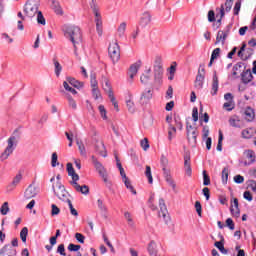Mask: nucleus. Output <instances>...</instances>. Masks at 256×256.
Returning <instances> with one entry per match:
<instances>
[{
	"label": "nucleus",
	"mask_w": 256,
	"mask_h": 256,
	"mask_svg": "<svg viewBox=\"0 0 256 256\" xmlns=\"http://www.w3.org/2000/svg\"><path fill=\"white\" fill-rule=\"evenodd\" d=\"M37 23L39 25H46V20H45V16H43V12L39 11L37 13Z\"/></svg>",
	"instance_id": "a18cd8bd"
},
{
	"label": "nucleus",
	"mask_w": 256,
	"mask_h": 256,
	"mask_svg": "<svg viewBox=\"0 0 256 256\" xmlns=\"http://www.w3.org/2000/svg\"><path fill=\"white\" fill-rule=\"evenodd\" d=\"M67 171H68L69 177L72 178V181H79V174L75 173V168H73L72 163L67 164Z\"/></svg>",
	"instance_id": "a878e982"
},
{
	"label": "nucleus",
	"mask_w": 256,
	"mask_h": 256,
	"mask_svg": "<svg viewBox=\"0 0 256 256\" xmlns=\"http://www.w3.org/2000/svg\"><path fill=\"white\" fill-rule=\"evenodd\" d=\"M21 179H23V175L21 173L17 174L12 183L8 186V189H10V191H13V189H15V186L18 184V183H21Z\"/></svg>",
	"instance_id": "c756f323"
},
{
	"label": "nucleus",
	"mask_w": 256,
	"mask_h": 256,
	"mask_svg": "<svg viewBox=\"0 0 256 256\" xmlns=\"http://www.w3.org/2000/svg\"><path fill=\"white\" fill-rule=\"evenodd\" d=\"M217 91H219V78L217 77V73L215 72L212 78L211 95H217Z\"/></svg>",
	"instance_id": "393cba45"
},
{
	"label": "nucleus",
	"mask_w": 256,
	"mask_h": 256,
	"mask_svg": "<svg viewBox=\"0 0 256 256\" xmlns=\"http://www.w3.org/2000/svg\"><path fill=\"white\" fill-rule=\"evenodd\" d=\"M90 83H91L92 89L97 88L98 83H97V76L95 74L90 75Z\"/></svg>",
	"instance_id": "6e6d98bb"
},
{
	"label": "nucleus",
	"mask_w": 256,
	"mask_h": 256,
	"mask_svg": "<svg viewBox=\"0 0 256 256\" xmlns=\"http://www.w3.org/2000/svg\"><path fill=\"white\" fill-rule=\"evenodd\" d=\"M66 82L72 85V87H75V89H83L84 83L76 80L73 77H68Z\"/></svg>",
	"instance_id": "cd10ccee"
},
{
	"label": "nucleus",
	"mask_w": 256,
	"mask_h": 256,
	"mask_svg": "<svg viewBox=\"0 0 256 256\" xmlns=\"http://www.w3.org/2000/svg\"><path fill=\"white\" fill-rule=\"evenodd\" d=\"M127 109L129 113H134L135 112V103L133 100L129 99L126 101Z\"/></svg>",
	"instance_id": "3c124183"
},
{
	"label": "nucleus",
	"mask_w": 256,
	"mask_h": 256,
	"mask_svg": "<svg viewBox=\"0 0 256 256\" xmlns=\"http://www.w3.org/2000/svg\"><path fill=\"white\" fill-rule=\"evenodd\" d=\"M217 151H223V132L219 130L218 144L216 147Z\"/></svg>",
	"instance_id": "79ce46f5"
},
{
	"label": "nucleus",
	"mask_w": 256,
	"mask_h": 256,
	"mask_svg": "<svg viewBox=\"0 0 256 256\" xmlns=\"http://www.w3.org/2000/svg\"><path fill=\"white\" fill-rule=\"evenodd\" d=\"M145 176L148 179L150 185L153 183V175L151 174V166H146Z\"/></svg>",
	"instance_id": "49530a36"
},
{
	"label": "nucleus",
	"mask_w": 256,
	"mask_h": 256,
	"mask_svg": "<svg viewBox=\"0 0 256 256\" xmlns=\"http://www.w3.org/2000/svg\"><path fill=\"white\" fill-rule=\"evenodd\" d=\"M218 43L225 45V40H223V30H219L217 33L215 45H218Z\"/></svg>",
	"instance_id": "c03bdc74"
},
{
	"label": "nucleus",
	"mask_w": 256,
	"mask_h": 256,
	"mask_svg": "<svg viewBox=\"0 0 256 256\" xmlns=\"http://www.w3.org/2000/svg\"><path fill=\"white\" fill-rule=\"evenodd\" d=\"M248 187H249V189H251V191L256 193V181L255 180H249Z\"/></svg>",
	"instance_id": "774afa93"
},
{
	"label": "nucleus",
	"mask_w": 256,
	"mask_h": 256,
	"mask_svg": "<svg viewBox=\"0 0 256 256\" xmlns=\"http://www.w3.org/2000/svg\"><path fill=\"white\" fill-rule=\"evenodd\" d=\"M184 169H185L186 175H188V177H191V174H192L191 157L189 155L184 156Z\"/></svg>",
	"instance_id": "412c9836"
},
{
	"label": "nucleus",
	"mask_w": 256,
	"mask_h": 256,
	"mask_svg": "<svg viewBox=\"0 0 256 256\" xmlns=\"http://www.w3.org/2000/svg\"><path fill=\"white\" fill-rule=\"evenodd\" d=\"M228 180H229V170L227 168H224L222 170V183L227 185Z\"/></svg>",
	"instance_id": "09e8293b"
},
{
	"label": "nucleus",
	"mask_w": 256,
	"mask_h": 256,
	"mask_svg": "<svg viewBox=\"0 0 256 256\" xmlns=\"http://www.w3.org/2000/svg\"><path fill=\"white\" fill-rule=\"evenodd\" d=\"M70 185H72V187H74V189L78 192V193H82V195H89V186L87 185H79V183H77V181H70Z\"/></svg>",
	"instance_id": "9b49d317"
},
{
	"label": "nucleus",
	"mask_w": 256,
	"mask_h": 256,
	"mask_svg": "<svg viewBox=\"0 0 256 256\" xmlns=\"http://www.w3.org/2000/svg\"><path fill=\"white\" fill-rule=\"evenodd\" d=\"M243 117L248 123L253 122L255 120V110L249 106L246 107L243 111Z\"/></svg>",
	"instance_id": "9d476101"
},
{
	"label": "nucleus",
	"mask_w": 256,
	"mask_h": 256,
	"mask_svg": "<svg viewBox=\"0 0 256 256\" xmlns=\"http://www.w3.org/2000/svg\"><path fill=\"white\" fill-rule=\"evenodd\" d=\"M244 155H245L246 159L249 160L248 165H253V163H255V161H256L255 151H253L251 149L245 150Z\"/></svg>",
	"instance_id": "5701e85b"
},
{
	"label": "nucleus",
	"mask_w": 256,
	"mask_h": 256,
	"mask_svg": "<svg viewBox=\"0 0 256 256\" xmlns=\"http://www.w3.org/2000/svg\"><path fill=\"white\" fill-rule=\"evenodd\" d=\"M140 68H141V60H138L136 63L130 66L129 73H133L137 75Z\"/></svg>",
	"instance_id": "473e14b6"
},
{
	"label": "nucleus",
	"mask_w": 256,
	"mask_h": 256,
	"mask_svg": "<svg viewBox=\"0 0 256 256\" xmlns=\"http://www.w3.org/2000/svg\"><path fill=\"white\" fill-rule=\"evenodd\" d=\"M91 159L99 175H103L104 173H107V170H105V167H103V164H101V162H99L95 156H92Z\"/></svg>",
	"instance_id": "2eb2a0df"
},
{
	"label": "nucleus",
	"mask_w": 256,
	"mask_h": 256,
	"mask_svg": "<svg viewBox=\"0 0 256 256\" xmlns=\"http://www.w3.org/2000/svg\"><path fill=\"white\" fill-rule=\"evenodd\" d=\"M159 208L158 217H163L166 225L171 221V217L169 216V211L167 210V205H165V200L163 198L159 199Z\"/></svg>",
	"instance_id": "6e6552de"
},
{
	"label": "nucleus",
	"mask_w": 256,
	"mask_h": 256,
	"mask_svg": "<svg viewBox=\"0 0 256 256\" xmlns=\"http://www.w3.org/2000/svg\"><path fill=\"white\" fill-rule=\"evenodd\" d=\"M195 209L199 217L202 215L203 207L201 206V202L196 201L195 202Z\"/></svg>",
	"instance_id": "052dcab7"
},
{
	"label": "nucleus",
	"mask_w": 256,
	"mask_h": 256,
	"mask_svg": "<svg viewBox=\"0 0 256 256\" xmlns=\"http://www.w3.org/2000/svg\"><path fill=\"white\" fill-rule=\"evenodd\" d=\"M124 218L128 222V225H130V227H133L134 223H133V218H131V213L125 212L124 213Z\"/></svg>",
	"instance_id": "13d9d810"
},
{
	"label": "nucleus",
	"mask_w": 256,
	"mask_h": 256,
	"mask_svg": "<svg viewBox=\"0 0 256 256\" xmlns=\"http://www.w3.org/2000/svg\"><path fill=\"white\" fill-rule=\"evenodd\" d=\"M90 9H92L95 19L94 21H102L103 17L101 16V12H99V6L97 5V2L95 0H92L90 3Z\"/></svg>",
	"instance_id": "4468645a"
},
{
	"label": "nucleus",
	"mask_w": 256,
	"mask_h": 256,
	"mask_svg": "<svg viewBox=\"0 0 256 256\" xmlns=\"http://www.w3.org/2000/svg\"><path fill=\"white\" fill-rule=\"evenodd\" d=\"M240 11H241V0H238L234 6V15H239Z\"/></svg>",
	"instance_id": "0e129e2a"
},
{
	"label": "nucleus",
	"mask_w": 256,
	"mask_h": 256,
	"mask_svg": "<svg viewBox=\"0 0 256 256\" xmlns=\"http://www.w3.org/2000/svg\"><path fill=\"white\" fill-rule=\"evenodd\" d=\"M0 213L2 215H7L9 213V202H4L0 208Z\"/></svg>",
	"instance_id": "603ef678"
},
{
	"label": "nucleus",
	"mask_w": 256,
	"mask_h": 256,
	"mask_svg": "<svg viewBox=\"0 0 256 256\" xmlns=\"http://www.w3.org/2000/svg\"><path fill=\"white\" fill-rule=\"evenodd\" d=\"M140 145L144 151H147V149H149V139L144 138L141 140Z\"/></svg>",
	"instance_id": "bf43d9fd"
},
{
	"label": "nucleus",
	"mask_w": 256,
	"mask_h": 256,
	"mask_svg": "<svg viewBox=\"0 0 256 256\" xmlns=\"http://www.w3.org/2000/svg\"><path fill=\"white\" fill-rule=\"evenodd\" d=\"M220 239V241L214 243V247H217V249L223 255H227V253H229V250L225 249V238L223 236H220Z\"/></svg>",
	"instance_id": "f3484780"
},
{
	"label": "nucleus",
	"mask_w": 256,
	"mask_h": 256,
	"mask_svg": "<svg viewBox=\"0 0 256 256\" xmlns=\"http://www.w3.org/2000/svg\"><path fill=\"white\" fill-rule=\"evenodd\" d=\"M18 131L19 130L16 129L11 137L8 138V145L0 156L1 161H6V159H9V156L15 151V147H17V143H19V135H17Z\"/></svg>",
	"instance_id": "f03ea898"
},
{
	"label": "nucleus",
	"mask_w": 256,
	"mask_h": 256,
	"mask_svg": "<svg viewBox=\"0 0 256 256\" xmlns=\"http://www.w3.org/2000/svg\"><path fill=\"white\" fill-rule=\"evenodd\" d=\"M127 29V23L122 22L118 27V36L123 37L125 35V31Z\"/></svg>",
	"instance_id": "a19ab883"
},
{
	"label": "nucleus",
	"mask_w": 256,
	"mask_h": 256,
	"mask_svg": "<svg viewBox=\"0 0 256 256\" xmlns=\"http://www.w3.org/2000/svg\"><path fill=\"white\" fill-rule=\"evenodd\" d=\"M64 33L65 35H68L69 40L73 44L75 57H79V53H77V46L83 43L81 28H79V26H65Z\"/></svg>",
	"instance_id": "f257e3e1"
},
{
	"label": "nucleus",
	"mask_w": 256,
	"mask_h": 256,
	"mask_svg": "<svg viewBox=\"0 0 256 256\" xmlns=\"http://www.w3.org/2000/svg\"><path fill=\"white\" fill-rule=\"evenodd\" d=\"M151 99H153V92H151V90H145L141 94L139 103L142 106L147 105V103H149V101H151Z\"/></svg>",
	"instance_id": "ddd939ff"
},
{
	"label": "nucleus",
	"mask_w": 256,
	"mask_h": 256,
	"mask_svg": "<svg viewBox=\"0 0 256 256\" xmlns=\"http://www.w3.org/2000/svg\"><path fill=\"white\" fill-rule=\"evenodd\" d=\"M52 191L54 195L57 196L58 199H60V201H64L66 203L70 200L69 192L67 191V189H65V185H63L61 181L56 182V188L55 184L52 185Z\"/></svg>",
	"instance_id": "20e7f679"
},
{
	"label": "nucleus",
	"mask_w": 256,
	"mask_h": 256,
	"mask_svg": "<svg viewBox=\"0 0 256 256\" xmlns=\"http://www.w3.org/2000/svg\"><path fill=\"white\" fill-rule=\"evenodd\" d=\"M66 203H68L71 215H73V217H79V212H77V209L73 207L71 200H67Z\"/></svg>",
	"instance_id": "58836bf2"
},
{
	"label": "nucleus",
	"mask_w": 256,
	"mask_h": 256,
	"mask_svg": "<svg viewBox=\"0 0 256 256\" xmlns=\"http://www.w3.org/2000/svg\"><path fill=\"white\" fill-rule=\"evenodd\" d=\"M241 120H239V118L237 116H234L232 118L229 119V124L231 125V127H236V128H240L241 125L239 124Z\"/></svg>",
	"instance_id": "e433bc0d"
},
{
	"label": "nucleus",
	"mask_w": 256,
	"mask_h": 256,
	"mask_svg": "<svg viewBox=\"0 0 256 256\" xmlns=\"http://www.w3.org/2000/svg\"><path fill=\"white\" fill-rule=\"evenodd\" d=\"M39 0H28L24 5V13L26 17H35L39 12Z\"/></svg>",
	"instance_id": "39448f33"
},
{
	"label": "nucleus",
	"mask_w": 256,
	"mask_h": 256,
	"mask_svg": "<svg viewBox=\"0 0 256 256\" xmlns=\"http://www.w3.org/2000/svg\"><path fill=\"white\" fill-rule=\"evenodd\" d=\"M123 183H124L125 187H126L127 189H129V191H131V193H132L133 195H137V191L135 190V188H134L133 185L131 184V180H130L129 178L126 179V180H123Z\"/></svg>",
	"instance_id": "f704fd0d"
},
{
	"label": "nucleus",
	"mask_w": 256,
	"mask_h": 256,
	"mask_svg": "<svg viewBox=\"0 0 256 256\" xmlns=\"http://www.w3.org/2000/svg\"><path fill=\"white\" fill-rule=\"evenodd\" d=\"M79 249H81V245H77V244H73V243H70L68 245V251L77 252V251H79Z\"/></svg>",
	"instance_id": "680f3d73"
},
{
	"label": "nucleus",
	"mask_w": 256,
	"mask_h": 256,
	"mask_svg": "<svg viewBox=\"0 0 256 256\" xmlns=\"http://www.w3.org/2000/svg\"><path fill=\"white\" fill-rule=\"evenodd\" d=\"M52 3V9L56 13V15H63V9L61 8V4L57 0H49Z\"/></svg>",
	"instance_id": "c85d7f7f"
},
{
	"label": "nucleus",
	"mask_w": 256,
	"mask_h": 256,
	"mask_svg": "<svg viewBox=\"0 0 256 256\" xmlns=\"http://www.w3.org/2000/svg\"><path fill=\"white\" fill-rule=\"evenodd\" d=\"M76 145L78 146L80 155H82V157H87V150L85 149V144H83V141L76 139Z\"/></svg>",
	"instance_id": "2f4dec72"
},
{
	"label": "nucleus",
	"mask_w": 256,
	"mask_h": 256,
	"mask_svg": "<svg viewBox=\"0 0 256 256\" xmlns=\"http://www.w3.org/2000/svg\"><path fill=\"white\" fill-rule=\"evenodd\" d=\"M148 253L150 256H159V250H157V243L155 241H151L148 244Z\"/></svg>",
	"instance_id": "4be33fe9"
},
{
	"label": "nucleus",
	"mask_w": 256,
	"mask_h": 256,
	"mask_svg": "<svg viewBox=\"0 0 256 256\" xmlns=\"http://www.w3.org/2000/svg\"><path fill=\"white\" fill-rule=\"evenodd\" d=\"M219 55H221V48H216L212 51L211 59L212 61H215V59L219 58Z\"/></svg>",
	"instance_id": "5fc2aeb1"
},
{
	"label": "nucleus",
	"mask_w": 256,
	"mask_h": 256,
	"mask_svg": "<svg viewBox=\"0 0 256 256\" xmlns=\"http://www.w3.org/2000/svg\"><path fill=\"white\" fill-rule=\"evenodd\" d=\"M103 89L104 91L109 95L110 93H113V88L111 87V83L109 82V79L107 77H103Z\"/></svg>",
	"instance_id": "7c9ffc66"
},
{
	"label": "nucleus",
	"mask_w": 256,
	"mask_h": 256,
	"mask_svg": "<svg viewBox=\"0 0 256 256\" xmlns=\"http://www.w3.org/2000/svg\"><path fill=\"white\" fill-rule=\"evenodd\" d=\"M97 206H98V209H100L101 213H103V215L107 214V205L103 203L102 199L97 200Z\"/></svg>",
	"instance_id": "c9c22d12"
},
{
	"label": "nucleus",
	"mask_w": 256,
	"mask_h": 256,
	"mask_svg": "<svg viewBox=\"0 0 256 256\" xmlns=\"http://www.w3.org/2000/svg\"><path fill=\"white\" fill-rule=\"evenodd\" d=\"M233 205L235 208H233V206H231L230 213L233 217L238 218L241 215V210L239 209V199L234 198Z\"/></svg>",
	"instance_id": "dca6fc26"
},
{
	"label": "nucleus",
	"mask_w": 256,
	"mask_h": 256,
	"mask_svg": "<svg viewBox=\"0 0 256 256\" xmlns=\"http://www.w3.org/2000/svg\"><path fill=\"white\" fill-rule=\"evenodd\" d=\"M149 23H151V13L144 12L140 18L139 25H141V27H147Z\"/></svg>",
	"instance_id": "6ab92c4d"
},
{
	"label": "nucleus",
	"mask_w": 256,
	"mask_h": 256,
	"mask_svg": "<svg viewBox=\"0 0 256 256\" xmlns=\"http://www.w3.org/2000/svg\"><path fill=\"white\" fill-rule=\"evenodd\" d=\"M173 133H177V128L173 124H169L168 127V139L169 141L173 140Z\"/></svg>",
	"instance_id": "4c0bfd02"
},
{
	"label": "nucleus",
	"mask_w": 256,
	"mask_h": 256,
	"mask_svg": "<svg viewBox=\"0 0 256 256\" xmlns=\"http://www.w3.org/2000/svg\"><path fill=\"white\" fill-rule=\"evenodd\" d=\"M216 11H219L218 14H216V17L219 18L217 20V28L221 27V21L223 20V18L225 17V6H223V4L221 5L220 9L217 8Z\"/></svg>",
	"instance_id": "bb28decb"
},
{
	"label": "nucleus",
	"mask_w": 256,
	"mask_h": 256,
	"mask_svg": "<svg viewBox=\"0 0 256 256\" xmlns=\"http://www.w3.org/2000/svg\"><path fill=\"white\" fill-rule=\"evenodd\" d=\"M57 159H58L57 153L56 152L52 153V160H51L52 167H57V165H59V162H57Z\"/></svg>",
	"instance_id": "e2e57ef3"
},
{
	"label": "nucleus",
	"mask_w": 256,
	"mask_h": 256,
	"mask_svg": "<svg viewBox=\"0 0 256 256\" xmlns=\"http://www.w3.org/2000/svg\"><path fill=\"white\" fill-rule=\"evenodd\" d=\"M224 7V13H229L231 11V8L233 7V0H226L225 4L223 5Z\"/></svg>",
	"instance_id": "864d4df0"
},
{
	"label": "nucleus",
	"mask_w": 256,
	"mask_h": 256,
	"mask_svg": "<svg viewBox=\"0 0 256 256\" xmlns=\"http://www.w3.org/2000/svg\"><path fill=\"white\" fill-rule=\"evenodd\" d=\"M108 53L113 63H117V61L121 59V48L119 47V43L114 42L110 44L108 47Z\"/></svg>",
	"instance_id": "423d86ee"
},
{
	"label": "nucleus",
	"mask_w": 256,
	"mask_h": 256,
	"mask_svg": "<svg viewBox=\"0 0 256 256\" xmlns=\"http://www.w3.org/2000/svg\"><path fill=\"white\" fill-rule=\"evenodd\" d=\"M66 99H68L69 107L72 109H77V102L73 99V97L70 94L66 95Z\"/></svg>",
	"instance_id": "37998d69"
},
{
	"label": "nucleus",
	"mask_w": 256,
	"mask_h": 256,
	"mask_svg": "<svg viewBox=\"0 0 256 256\" xmlns=\"http://www.w3.org/2000/svg\"><path fill=\"white\" fill-rule=\"evenodd\" d=\"M37 193H39L37 187H35L33 184H30L24 192V197L25 199H33V197H37Z\"/></svg>",
	"instance_id": "f8f14e48"
},
{
	"label": "nucleus",
	"mask_w": 256,
	"mask_h": 256,
	"mask_svg": "<svg viewBox=\"0 0 256 256\" xmlns=\"http://www.w3.org/2000/svg\"><path fill=\"white\" fill-rule=\"evenodd\" d=\"M29 235V228L24 227L20 231V239L22 240L23 243H27V236Z\"/></svg>",
	"instance_id": "72a5a7b5"
},
{
	"label": "nucleus",
	"mask_w": 256,
	"mask_h": 256,
	"mask_svg": "<svg viewBox=\"0 0 256 256\" xmlns=\"http://www.w3.org/2000/svg\"><path fill=\"white\" fill-rule=\"evenodd\" d=\"M95 151L101 155V157H107V151L105 150V144H103V142H97L95 144Z\"/></svg>",
	"instance_id": "b1692460"
},
{
	"label": "nucleus",
	"mask_w": 256,
	"mask_h": 256,
	"mask_svg": "<svg viewBox=\"0 0 256 256\" xmlns=\"http://www.w3.org/2000/svg\"><path fill=\"white\" fill-rule=\"evenodd\" d=\"M161 63V57L157 56L154 62V81H156V83H161L163 77V65Z\"/></svg>",
	"instance_id": "0eeeda50"
},
{
	"label": "nucleus",
	"mask_w": 256,
	"mask_h": 256,
	"mask_svg": "<svg viewBox=\"0 0 256 256\" xmlns=\"http://www.w3.org/2000/svg\"><path fill=\"white\" fill-rule=\"evenodd\" d=\"M241 81L244 83V85H247L253 81V74L251 73V70H246L241 73Z\"/></svg>",
	"instance_id": "a211bd4d"
},
{
	"label": "nucleus",
	"mask_w": 256,
	"mask_h": 256,
	"mask_svg": "<svg viewBox=\"0 0 256 256\" xmlns=\"http://www.w3.org/2000/svg\"><path fill=\"white\" fill-rule=\"evenodd\" d=\"M160 163L162 166L165 181L168 183V185H170V187H172V189H176L177 185L175 184V181H173V177L171 176V170L167 169V165H169V159H167L165 155H162Z\"/></svg>",
	"instance_id": "7ed1b4c3"
},
{
	"label": "nucleus",
	"mask_w": 256,
	"mask_h": 256,
	"mask_svg": "<svg viewBox=\"0 0 256 256\" xmlns=\"http://www.w3.org/2000/svg\"><path fill=\"white\" fill-rule=\"evenodd\" d=\"M194 129H197L196 127H193L189 123L186 125V131H187V139L188 141H191V131H194Z\"/></svg>",
	"instance_id": "4d7b16f0"
},
{
	"label": "nucleus",
	"mask_w": 256,
	"mask_h": 256,
	"mask_svg": "<svg viewBox=\"0 0 256 256\" xmlns=\"http://www.w3.org/2000/svg\"><path fill=\"white\" fill-rule=\"evenodd\" d=\"M208 21H209V23H214V21H216V19H215V11L210 10L208 12Z\"/></svg>",
	"instance_id": "338daca9"
},
{
	"label": "nucleus",
	"mask_w": 256,
	"mask_h": 256,
	"mask_svg": "<svg viewBox=\"0 0 256 256\" xmlns=\"http://www.w3.org/2000/svg\"><path fill=\"white\" fill-rule=\"evenodd\" d=\"M17 255V250L11 246V244H6L0 249V256H15Z\"/></svg>",
	"instance_id": "1a4fd4ad"
},
{
	"label": "nucleus",
	"mask_w": 256,
	"mask_h": 256,
	"mask_svg": "<svg viewBox=\"0 0 256 256\" xmlns=\"http://www.w3.org/2000/svg\"><path fill=\"white\" fill-rule=\"evenodd\" d=\"M205 82V76L201 74V71H198L194 86L196 89H203V83Z\"/></svg>",
	"instance_id": "aec40b11"
},
{
	"label": "nucleus",
	"mask_w": 256,
	"mask_h": 256,
	"mask_svg": "<svg viewBox=\"0 0 256 256\" xmlns=\"http://www.w3.org/2000/svg\"><path fill=\"white\" fill-rule=\"evenodd\" d=\"M63 87L66 91H69L70 93H72V95H77V90L69 86V83L67 81L63 82Z\"/></svg>",
	"instance_id": "8fccbe9b"
},
{
	"label": "nucleus",
	"mask_w": 256,
	"mask_h": 256,
	"mask_svg": "<svg viewBox=\"0 0 256 256\" xmlns=\"http://www.w3.org/2000/svg\"><path fill=\"white\" fill-rule=\"evenodd\" d=\"M203 185H204V186H209V185H211V178H210L209 175L207 174V171H206V170L203 171Z\"/></svg>",
	"instance_id": "de8ad7c7"
},
{
	"label": "nucleus",
	"mask_w": 256,
	"mask_h": 256,
	"mask_svg": "<svg viewBox=\"0 0 256 256\" xmlns=\"http://www.w3.org/2000/svg\"><path fill=\"white\" fill-rule=\"evenodd\" d=\"M75 239L78 241V243H85V236L81 233H76L75 234Z\"/></svg>",
	"instance_id": "69168bd1"
},
{
	"label": "nucleus",
	"mask_w": 256,
	"mask_h": 256,
	"mask_svg": "<svg viewBox=\"0 0 256 256\" xmlns=\"http://www.w3.org/2000/svg\"><path fill=\"white\" fill-rule=\"evenodd\" d=\"M54 67H55V75L56 77H59L61 75V71H63V67L57 60H54Z\"/></svg>",
	"instance_id": "ea45409f"
}]
</instances>
